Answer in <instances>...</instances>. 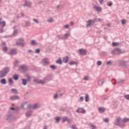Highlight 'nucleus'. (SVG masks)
Here are the masks:
<instances>
[{"instance_id": "12", "label": "nucleus", "mask_w": 129, "mask_h": 129, "mask_svg": "<svg viewBox=\"0 0 129 129\" xmlns=\"http://www.w3.org/2000/svg\"><path fill=\"white\" fill-rule=\"evenodd\" d=\"M17 49H12L8 52V54L9 55H11V56H13V55H17Z\"/></svg>"}, {"instance_id": "46", "label": "nucleus", "mask_w": 129, "mask_h": 129, "mask_svg": "<svg viewBox=\"0 0 129 129\" xmlns=\"http://www.w3.org/2000/svg\"><path fill=\"white\" fill-rule=\"evenodd\" d=\"M20 63V60H16L15 62H14V65L15 66H16L17 65H18V64H19Z\"/></svg>"}, {"instance_id": "43", "label": "nucleus", "mask_w": 129, "mask_h": 129, "mask_svg": "<svg viewBox=\"0 0 129 129\" xmlns=\"http://www.w3.org/2000/svg\"><path fill=\"white\" fill-rule=\"evenodd\" d=\"M118 83H122V82H124V80L119 79L117 81Z\"/></svg>"}, {"instance_id": "3", "label": "nucleus", "mask_w": 129, "mask_h": 129, "mask_svg": "<svg viewBox=\"0 0 129 129\" xmlns=\"http://www.w3.org/2000/svg\"><path fill=\"white\" fill-rule=\"evenodd\" d=\"M115 125H117L120 127H124V126H125V124L123 123L121 117L117 116L116 118V122L115 123Z\"/></svg>"}, {"instance_id": "57", "label": "nucleus", "mask_w": 129, "mask_h": 129, "mask_svg": "<svg viewBox=\"0 0 129 129\" xmlns=\"http://www.w3.org/2000/svg\"><path fill=\"white\" fill-rule=\"evenodd\" d=\"M5 30H4V27H2L0 28V34L4 33Z\"/></svg>"}, {"instance_id": "32", "label": "nucleus", "mask_w": 129, "mask_h": 129, "mask_svg": "<svg viewBox=\"0 0 129 129\" xmlns=\"http://www.w3.org/2000/svg\"><path fill=\"white\" fill-rule=\"evenodd\" d=\"M112 47H116L117 46H119V43L118 42H112Z\"/></svg>"}, {"instance_id": "8", "label": "nucleus", "mask_w": 129, "mask_h": 129, "mask_svg": "<svg viewBox=\"0 0 129 129\" xmlns=\"http://www.w3.org/2000/svg\"><path fill=\"white\" fill-rule=\"evenodd\" d=\"M96 19H94L93 20H89L87 22L86 27L87 28H89V27H91L93 24L96 23Z\"/></svg>"}, {"instance_id": "25", "label": "nucleus", "mask_w": 129, "mask_h": 129, "mask_svg": "<svg viewBox=\"0 0 129 129\" xmlns=\"http://www.w3.org/2000/svg\"><path fill=\"white\" fill-rule=\"evenodd\" d=\"M16 110V109L13 107H9V110H8V112L10 111L12 113L14 114V111Z\"/></svg>"}, {"instance_id": "63", "label": "nucleus", "mask_w": 129, "mask_h": 129, "mask_svg": "<svg viewBox=\"0 0 129 129\" xmlns=\"http://www.w3.org/2000/svg\"><path fill=\"white\" fill-rule=\"evenodd\" d=\"M79 99H80V101H83L84 99V98L83 97H80L79 98Z\"/></svg>"}, {"instance_id": "5", "label": "nucleus", "mask_w": 129, "mask_h": 129, "mask_svg": "<svg viewBox=\"0 0 129 129\" xmlns=\"http://www.w3.org/2000/svg\"><path fill=\"white\" fill-rule=\"evenodd\" d=\"M48 80V77L44 78L43 80L34 79V82H35L37 84H46L47 81Z\"/></svg>"}, {"instance_id": "36", "label": "nucleus", "mask_w": 129, "mask_h": 129, "mask_svg": "<svg viewBox=\"0 0 129 129\" xmlns=\"http://www.w3.org/2000/svg\"><path fill=\"white\" fill-rule=\"evenodd\" d=\"M11 92L12 93H14V94H17V93H18V90H17L16 89H12Z\"/></svg>"}, {"instance_id": "4", "label": "nucleus", "mask_w": 129, "mask_h": 129, "mask_svg": "<svg viewBox=\"0 0 129 129\" xmlns=\"http://www.w3.org/2000/svg\"><path fill=\"white\" fill-rule=\"evenodd\" d=\"M10 72V68L6 67L0 71V78H4Z\"/></svg>"}, {"instance_id": "39", "label": "nucleus", "mask_w": 129, "mask_h": 129, "mask_svg": "<svg viewBox=\"0 0 129 129\" xmlns=\"http://www.w3.org/2000/svg\"><path fill=\"white\" fill-rule=\"evenodd\" d=\"M58 94H59V92H57L56 94H55L53 95V99H57V98L58 97H59Z\"/></svg>"}, {"instance_id": "58", "label": "nucleus", "mask_w": 129, "mask_h": 129, "mask_svg": "<svg viewBox=\"0 0 129 129\" xmlns=\"http://www.w3.org/2000/svg\"><path fill=\"white\" fill-rule=\"evenodd\" d=\"M99 22H102V20L100 18H98V19H96V23H98Z\"/></svg>"}, {"instance_id": "44", "label": "nucleus", "mask_w": 129, "mask_h": 129, "mask_svg": "<svg viewBox=\"0 0 129 129\" xmlns=\"http://www.w3.org/2000/svg\"><path fill=\"white\" fill-rule=\"evenodd\" d=\"M77 62L74 61H72L70 62V65H77Z\"/></svg>"}, {"instance_id": "20", "label": "nucleus", "mask_w": 129, "mask_h": 129, "mask_svg": "<svg viewBox=\"0 0 129 129\" xmlns=\"http://www.w3.org/2000/svg\"><path fill=\"white\" fill-rule=\"evenodd\" d=\"M98 111L100 113H102L103 112H104V111H105V108L103 107H99L98 108Z\"/></svg>"}, {"instance_id": "18", "label": "nucleus", "mask_w": 129, "mask_h": 129, "mask_svg": "<svg viewBox=\"0 0 129 129\" xmlns=\"http://www.w3.org/2000/svg\"><path fill=\"white\" fill-rule=\"evenodd\" d=\"M97 83L99 86H101V85H103V84L104 83V79L99 80Z\"/></svg>"}, {"instance_id": "62", "label": "nucleus", "mask_w": 129, "mask_h": 129, "mask_svg": "<svg viewBox=\"0 0 129 129\" xmlns=\"http://www.w3.org/2000/svg\"><path fill=\"white\" fill-rule=\"evenodd\" d=\"M109 121V119H108V118H105V119H104V121H105V122H108Z\"/></svg>"}, {"instance_id": "61", "label": "nucleus", "mask_w": 129, "mask_h": 129, "mask_svg": "<svg viewBox=\"0 0 129 129\" xmlns=\"http://www.w3.org/2000/svg\"><path fill=\"white\" fill-rule=\"evenodd\" d=\"M67 119V117L62 118V122H65V121H66Z\"/></svg>"}, {"instance_id": "49", "label": "nucleus", "mask_w": 129, "mask_h": 129, "mask_svg": "<svg viewBox=\"0 0 129 129\" xmlns=\"http://www.w3.org/2000/svg\"><path fill=\"white\" fill-rule=\"evenodd\" d=\"M48 23H53L54 22V19L50 18L47 20Z\"/></svg>"}, {"instance_id": "35", "label": "nucleus", "mask_w": 129, "mask_h": 129, "mask_svg": "<svg viewBox=\"0 0 129 129\" xmlns=\"http://www.w3.org/2000/svg\"><path fill=\"white\" fill-rule=\"evenodd\" d=\"M8 80H9V85H13V84H14V82L13 81V79L9 78Z\"/></svg>"}, {"instance_id": "22", "label": "nucleus", "mask_w": 129, "mask_h": 129, "mask_svg": "<svg viewBox=\"0 0 129 129\" xmlns=\"http://www.w3.org/2000/svg\"><path fill=\"white\" fill-rule=\"evenodd\" d=\"M79 52L81 55H86V51L85 49H79Z\"/></svg>"}, {"instance_id": "40", "label": "nucleus", "mask_w": 129, "mask_h": 129, "mask_svg": "<svg viewBox=\"0 0 129 129\" xmlns=\"http://www.w3.org/2000/svg\"><path fill=\"white\" fill-rule=\"evenodd\" d=\"M70 27V25H69V24H67L63 26V29H69Z\"/></svg>"}, {"instance_id": "56", "label": "nucleus", "mask_w": 129, "mask_h": 129, "mask_svg": "<svg viewBox=\"0 0 129 129\" xmlns=\"http://www.w3.org/2000/svg\"><path fill=\"white\" fill-rule=\"evenodd\" d=\"M50 68H51L53 70H55L56 69V67L54 65L50 66Z\"/></svg>"}, {"instance_id": "33", "label": "nucleus", "mask_w": 129, "mask_h": 129, "mask_svg": "<svg viewBox=\"0 0 129 129\" xmlns=\"http://www.w3.org/2000/svg\"><path fill=\"white\" fill-rule=\"evenodd\" d=\"M89 125L92 128V129H97L96 125L93 124H89Z\"/></svg>"}, {"instance_id": "55", "label": "nucleus", "mask_w": 129, "mask_h": 129, "mask_svg": "<svg viewBox=\"0 0 129 129\" xmlns=\"http://www.w3.org/2000/svg\"><path fill=\"white\" fill-rule=\"evenodd\" d=\"M83 80H85V81H87V80H89V78L88 77H84Z\"/></svg>"}, {"instance_id": "6", "label": "nucleus", "mask_w": 129, "mask_h": 129, "mask_svg": "<svg viewBox=\"0 0 129 129\" xmlns=\"http://www.w3.org/2000/svg\"><path fill=\"white\" fill-rule=\"evenodd\" d=\"M23 42H24V38H19L16 40V45L17 46H20V47H24L25 44H24Z\"/></svg>"}, {"instance_id": "48", "label": "nucleus", "mask_w": 129, "mask_h": 129, "mask_svg": "<svg viewBox=\"0 0 129 129\" xmlns=\"http://www.w3.org/2000/svg\"><path fill=\"white\" fill-rule=\"evenodd\" d=\"M107 6H108V7H111L112 6V2H109L107 3Z\"/></svg>"}, {"instance_id": "21", "label": "nucleus", "mask_w": 129, "mask_h": 129, "mask_svg": "<svg viewBox=\"0 0 129 129\" xmlns=\"http://www.w3.org/2000/svg\"><path fill=\"white\" fill-rule=\"evenodd\" d=\"M68 60H69V57H68V56H66L65 57H63L62 61L63 63H67V62H68Z\"/></svg>"}, {"instance_id": "50", "label": "nucleus", "mask_w": 129, "mask_h": 129, "mask_svg": "<svg viewBox=\"0 0 129 129\" xmlns=\"http://www.w3.org/2000/svg\"><path fill=\"white\" fill-rule=\"evenodd\" d=\"M101 64H102V62L100 60H99L97 62V65L98 66H100V65H101Z\"/></svg>"}, {"instance_id": "51", "label": "nucleus", "mask_w": 129, "mask_h": 129, "mask_svg": "<svg viewBox=\"0 0 129 129\" xmlns=\"http://www.w3.org/2000/svg\"><path fill=\"white\" fill-rule=\"evenodd\" d=\"M121 66H123V67H125V63H124V61H122L120 63Z\"/></svg>"}, {"instance_id": "59", "label": "nucleus", "mask_w": 129, "mask_h": 129, "mask_svg": "<svg viewBox=\"0 0 129 129\" xmlns=\"http://www.w3.org/2000/svg\"><path fill=\"white\" fill-rule=\"evenodd\" d=\"M3 50L4 51V52H7V51H8V47L5 46L3 48Z\"/></svg>"}, {"instance_id": "34", "label": "nucleus", "mask_w": 129, "mask_h": 129, "mask_svg": "<svg viewBox=\"0 0 129 129\" xmlns=\"http://www.w3.org/2000/svg\"><path fill=\"white\" fill-rule=\"evenodd\" d=\"M26 95V96H28V97H31V96H32V92H31V91L27 92Z\"/></svg>"}, {"instance_id": "19", "label": "nucleus", "mask_w": 129, "mask_h": 129, "mask_svg": "<svg viewBox=\"0 0 129 129\" xmlns=\"http://www.w3.org/2000/svg\"><path fill=\"white\" fill-rule=\"evenodd\" d=\"M20 69L23 72H25V71H27V70H28V67H27V66H22L20 67Z\"/></svg>"}, {"instance_id": "26", "label": "nucleus", "mask_w": 129, "mask_h": 129, "mask_svg": "<svg viewBox=\"0 0 129 129\" xmlns=\"http://www.w3.org/2000/svg\"><path fill=\"white\" fill-rule=\"evenodd\" d=\"M129 121V118L125 117L122 119L123 123H126V122H128Z\"/></svg>"}, {"instance_id": "47", "label": "nucleus", "mask_w": 129, "mask_h": 129, "mask_svg": "<svg viewBox=\"0 0 129 129\" xmlns=\"http://www.w3.org/2000/svg\"><path fill=\"white\" fill-rule=\"evenodd\" d=\"M8 129H15V126L14 125H11L8 127Z\"/></svg>"}, {"instance_id": "42", "label": "nucleus", "mask_w": 129, "mask_h": 129, "mask_svg": "<svg viewBox=\"0 0 129 129\" xmlns=\"http://www.w3.org/2000/svg\"><path fill=\"white\" fill-rule=\"evenodd\" d=\"M18 33V29H15L13 34V36H16Z\"/></svg>"}, {"instance_id": "37", "label": "nucleus", "mask_w": 129, "mask_h": 129, "mask_svg": "<svg viewBox=\"0 0 129 129\" xmlns=\"http://www.w3.org/2000/svg\"><path fill=\"white\" fill-rule=\"evenodd\" d=\"M26 77H27V80L28 82H29V81H30L32 79V77H31V76H30V75H26Z\"/></svg>"}, {"instance_id": "7", "label": "nucleus", "mask_w": 129, "mask_h": 129, "mask_svg": "<svg viewBox=\"0 0 129 129\" xmlns=\"http://www.w3.org/2000/svg\"><path fill=\"white\" fill-rule=\"evenodd\" d=\"M22 107L24 109H28V108H31V104H29V102L26 101L22 103Z\"/></svg>"}, {"instance_id": "2", "label": "nucleus", "mask_w": 129, "mask_h": 129, "mask_svg": "<svg viewBox=\"0 0 129 129\" xmlns=\"http://www.w3.org/2000/svg\"><path fill=\"white\" fill-rule=\"evenodd\" d=\"M124 52V50H121L120 48H116L111 51V54L113 55V56H115V55H120V54H123Z\"/></svg>"}, {"instance_id": "17", "label": "nucleus", "mask_w": 129, "mask_h": 129, "mask_svg": "<svg viewBox=\"0 0 129 129\" xmlns=\"http://www.w3.org/2000/svg\"><path fill=\"white\" fill-rule=\"evenodd\" d=\"M24 27V28H29V27H31V22L29 21H25Z\"/></svg>"}, {"instance_id": "41", "label": "nucleus", "mask_w": 129, "mask_h": 129, "mask_svg": "<svg viewBox=\"0 0 129 129\" xmlns=\"http://www.w3.org/2000/svg\"><path fill=\"white\" fill-rule=\"evenodd\" d=\"M56 63H57V64H62V60H61L60 58H59L58 59H57L56 61Z\"/></svg>"}, {"instance_id": "27", "label": "nucleus", "mask_w": 129, "mask_h": 129, "mask_svg": "<svg viewBox=\"0 0 129 129\" xmlns=\"http://www.w3.org/2000/svg\"><path fill=\"white\" fill-rule=\"evenodd\" d=\"M32 111L31 110L29 111L26 113V116H27V117H30V116L32 115Z\"/></svg>"}, {"instance_id": "24", "label": "nucleus", "mask_w": 129, "mask_h": 129, "mask_svg": "<svg viewBox=\"0 0 129 129\" xmlns=\"http://www.w3.org/2000/svg\"><path fill=\"white\" fill-rule=\"evenodd\" d=\"M0 83L5 85L7 84V80H6V79H3L0 81Z\"/></svg>"}, {"instance_id": "16", "label": "nucleus", "mask_w": 129, "mask_h": 129, "mask_svg": "<svg viewBox=\"0 0 129 129\" xmlns=\"http://www.w3.org/2000/svg\"><path fill=\"white\" fill-rule=\"evenodd\" d=\"M2 20H3V18H0V25L2 27V28H5V27H6V26H7V23L5 21L1 22Z\"/></svg>"}, {"instance_id": "11", "label": "nucleus", "mask_w": 129, "mask_h": 129, "mask_svg": "<svg viewBox=\"0 0 129 129\" xmlns=\"http://www.w3.org/2000/svg\"><path fill=\"white\" fill-rule=\"evenodd\" d=\"M70 31H67V32L63 35L62 37V40H67L70 36Z\"/></svg>"}, {"instance_id": "54", "label": "nucleus", "mask_w": 129, "mask_h": 129, "mask_svg": "<svg viewBox=\"0 0 129 129\" xmlns=\"http://www.w3.org/2000/svg\"><path fill=\"white\" fill-rule=\"evenodd\" d=\"M98 2L100 5H103V3H104V0H98Z\"/></svg>"}, {"instance_id": "23", "label": "nucleus", "mask_w": 129, "mask_h": 129, "mask_svg": "<svg viewBox=\"0 0 129 129\" xmlns=\"http://www.w3.org/2000/svg\"><path fill=\"white\" fill-rule=\"evenodd\" d=\"M10 99L11 100H15L16 99H20V97L18 96H12L10 97Z\"/></svg>"}, {"instance_id": "30", "label": "nucleus", "mask_w": 129, "mask_h": 129, "mask_svg": "<svg viewBox=\"0 0 129 129\" xmlns=\"http://www.w3.org/2000/svg\"><path fill=\"white\" fill-rule=\"evenodd\" d=\"M54 119H55V123H59V122L60 121V119H61V117H56L54 118Z\"/></svg>"}, {"instance_id": "45", "label": "nucleus", "mask_w": 129, "mask_h": 129, "mask_svg": "<svg viewBox=\"0 0 129 129\" xmlns=\"http://www.w3.org/2000/svg\"><path fill=\"white\" fill-rule=\"evenodd\" d=\"M35 52L36 54H39L40 52H41V50L40 49V48H37L35 49Z\"/></svg>"}, {"instance_id": "29", "label": "nucleus", "mask_w": 129, "mask_h": 129, "mask_svg": "<svg viewBox=\"0 0 129 129\" xmlns=\"http://www.w3.org/2000/svg\"><path fill=\"white\" fill-rule=\"evenodd\" d=\"M39 107H40V105L39 104H36L32 106V108L34 109H37V108H39Z\"/></svg>"}, {"instance_id": "64", "label": "nucleus", "mask_w": 129, "mask_h": 129, "mask_svg": "<svg viewBox=\"0 0 129 129\" xmlns=\"http://www.w3.org/2000/svg\"><path fill=\"white\" fill-rule=\"evenodd\" d=\"M72 129H77V127H76V125H73L72 126Z\"/></svg>"}, {"instance_id": "15", "label": "nucleus", "mask_w": 129, "mask_h": 129, "mask_svg": "<svg viewBox=\"0 0 129 129\" xmlns=\"http://www.w3.org/2000/svg\"><path fill=\"white\" fill-rule=\"evenodd\" d=\"M32 23L33 25H39L40 21H39V19L34 18L32 19Z\"/></svg>"}, {"instance_id": "31", "label": "nucleus", "mask_w": 129, "mask_h": 129, "mask_svg": "<svg viewBox=\"0 0 129 129\" xmlns=\"http://www.w3.org/2000/svg\"><path fill=\"white\" fill-rule=\"evenodd\" d=\"M85 95V101L86 102H88L89 101V95L87 94H86Z\"/></svg>"}, {"instance_id": "13", "label": "nucleus", "mask_w": 129, "mask_h": 129, "mask_svg": "<svg viewBox=\"0 0 129 129\" xmlns=\"http://www.w3.org/2000/svg\"><path fill=\"white\" fill-rule=\"evenodd\" d=\"M42 63L44 66H47V65H49V59L44 58L42 59Z\"/></svg>"}, {"instance_id": "14", "label": "nucleus", "mask_w": 129, "mask_h": 129, "mask_svg": "<svg viewBox=\"0 0 129 129\" xmlns=\"http://www.w3.org/2000/svg\"><path fill=\"white\" fill-rule=\"evenodd\" d=\"M86 112V111L83 108H79L76 110L77 113H85Z\"/></svg>"}, {"instance_id": "9", "label": "nucleus", "mask_w": 129, "mask_h": 129, "mask_svg": "<svg viewBox=\"0 0 129 129\" xmlns=\"http://www.w3.org/2000/svg\"><path fill=\"white\" fill-rule=\"evenodd\" d=\"M22 7H23V8H26V7L27 8H31L32 2H31V1H25L24 4L22 5Z\"/></svg>"}, {"instance_id": "10", "label": "nucleus", "mask_w": 129, "mask_h": 129, "mask_svg": "<svg viewBox=\"0 0 129 129\" xmlns=\"http://www.w3.org/2000/svg\"><path fill=\"white\" fill-rule=\"evenodd\" d=\"M93 9L96 12H97V13H101V12H102V8L100 6H97V5H94Z\"/></svg>"}, {"instance_id": "52", "label": "nucleus", "mask_w": 129, "mask_h": 129, "mask_svg": "<svg viewBox=\"0 0 129 129\" xmlns=\"http://www.w3.org/2000/svg\"><path fill=\"white\" fill-rule=\"evenodd\" d=\"M126 23V20L125 19H122L121 20V24L122 25H124Z\"/></svg>"}, {"instance_id": "38", "label": "nucleus", "mask_w": 129, "mask_h": 129, "mask_svg": "<svg viewBox=\"0 0 129 129\" xmlns=\"http://www.w3.org/2000/svg\"><path fill=\"white\" fill-rule=\"evenodd\" d=\"M31 44L33 45V46H36V45H37V42H36V41L33 40H31Z\"/></svg>"}, {"instance_id": "60", "label": "nucleus", "mask_w": 129, "mask_h": 129, "mask_svg": "<svg viewBox=\"0 0 129 129\" xmlns=\"http://www.w3.org/2000/svg\"><path fill=\"white\" fill-rule=\"evenodd\" d=\"M125 98L127 99V100H129V95H124Z\"/></svg>"}, {"instance_id": "53", "label": "nucleus", "mask_w": 129, "mask_h": 129, "mask_svg": "<svg viewBox=\"0 0 129 129\" xmlns=\"http://www.w3.org/2000/svg\"><path fill=\"white\" fill-rule=\"evenodd\" d=\"M13 78L15 79V80H18L19 79V77H18L17 75H15L14 76Z\"/></svg>"}, {"instance_id": "1", "label": "nucleus", "mask_w": 129, "mask_h": 129, "mask_svg": "<svg viewBox=\"0 0 129 129\" xmlns=\"http://www.w3.org/2000/svg\"><path fill=\"white\" fill-rule=\"evenodd\" d=\"M5 119L9 122H13L16 120V117L14 116V114L9 111L5 116Z\"/></svg>"}, {"instance_id": "28", "label": "nucleus", "mask_w": 129, "mask_h": 129, "mask_svg": "<svg viewBox=\"0 0 129 129\" xmlns=\"http://www.w3.org/2000/svg\"><path fill=\"white\" fill-rule=\"evenodd\" d=\"M22 85H24V86L27 85V83H28V81L27 80L23 79L22 80Z\"/></svg>"}]
</instances>
